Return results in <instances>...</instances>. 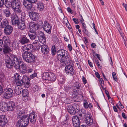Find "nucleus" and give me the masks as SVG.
<instances>
[{"mask_svg": "<svg viewBox=\"0 0 127 127\" xmlns=\"http://www.w3.org/2000/svg\"><path fill=\"white\" fill-rule=\"evenodd\" d=\"M6 116L2 115H0V126L2 127L4 126L7 123Z\"/></svg>", "mask_w": 127, "mask_h": 127, "instance_id": "obj_18", "label": "nucleus"}, {"mask_svg": "<svg viewBox=\"0 0 127 127\" xmlns=\"http://www.w3.org/2000/svg\"><path fill=\"white\" fill-rule=\"evenodd\" d=\"M22 5L20 1L19 0H16L12 2V8L16 14L21 13Z\"/></svg>", "mask_w": 127, "mask_h": 127, "instance_id": "obj_6", "label": "nucleus"}, {"mask_svg": "<svg viewBox=\"0 0 127 127\" xmlns=\"http://www.w3.org/2000/svg\"><path fill=\"white\" fill-rule=\"evenodd\" d=\"M37 0H24L23 4L26 8L30 10L32 8V3H34Z\"/></svg>", "mask_w": 127, "mask_h": 127, "instance_id": "obj_11", "label": "nucleus"}, {"mask_svg": "<svg viewBox=\"0 0 127 127\" xmlns=\"http://www.w3.org/2000/svg\"><path fill=\"white\" fill-rule=\"evenodd\" d=\"M86 118L85 121L86 124L89 126L92 125L93 122V120L90 116L89 115H88Z\"/></svg>", "mask_w": 127, "mask_h": 127, "instance_id": "obj_26", "label": "nucleus"}, {"mask_svg": "<svg viewBox=\"0 0 127 127\" xmlns=\"http://www.w3.org/2000/svg\"><path fill=\"white\" fill-rule=\"evenodd\" d=\"M105 93L107 95V96L108 97V99L109 98V97L110 98L109 95V92L105 90Z\"/></svg>", "mask_w": 127, "mask_h": 127, "instance_id": "obj_62", "label": "nucleus"}, {"mask_svg": "<svg viewBox=\"0 0 127 127\" xmlns=\"http://www.w3.org/2000/svg\"><path fill=\"white\" fill-rule=\"evenodd\" d=\"M12 51L10 48L9 45L6 43H4L2 46V48H0V53L7 55L12 52Z\"/></svg>", "mask_w": 127, "mask_h": 127, "instance_id": "obj_9", "label": "nucleus"}, {"mask_svg": "<svg viewBox=\"0 0 127 127\" xmlns=\"http://www.w3.org/2000/svg\"><path fill=\"white\" fill-rule=\"evenodd\" d=\"M82 80L83 84H86V83L87 82V81L86 80V79L85 78V77L83 76L82 77Z\"/></svg>", "mask_w": 127, "mask_h": 127, "instance_id": "obj_56", "label": "nucleus"}, {"mask_svg": "<svg viewBox=\"0 0 127 127\" xmlns=\"http://www.w3.org/2000/svg\"><path fill=\"white\" fill-rule=\"evenodd\" d=\"M113 78L116 82H117L118 79L117 77L116 76V73L115 72H113L112 74Z\"/></svg>", "mask_w": 127, "mask_h": 127, "instance_id": "obj_47", "label": "nucleus"}, {"mask_svg": "<svg viewBox=\"0 0 127 127\" xmlns=\"http://www.w3.org/2000/svg\"><path fill=\"white\" fill-rule=\"evenodd\" d=\"M72 20L76 24H78L79 23L78 20V19H77L76 18H73Z\"/></svg>", "mask_w": 127, "mask_h": 127, "instance_id": "obj_57", "label": "nucleus"}, {"mask_svg": "<svg viewBox=\"0 0 127 127\" xmlns=\"http://www.w3.org/2000/svg\"><path fill=\"white\" fill-rule=\"evenodd\" d=\"M25 21L20 20L17 25L18 29L22 30L25 29L26 28V26L25 24Z\"/></svg>", "mask_w": 127, "mask_h": 127, "instance_id": "obj_25", "label": "nucleus"}, {"mask_svg": "<svg viewBox=\"0 0 127 127\" xmlns=\"http://www.w3.org/2000/svg\"><path fill=\"white\" fill-rule=\"evenodd\" d=\"M69 64L66 65L65 67V70L67 74H70V75H73L74 74V70L73 68L74 65L73 62L70 63Z\"/></svg>", "mask_w": 127, "mask_h": 127, "instance_id": "obj_10", "label": "nucleus"}, {"mask_svg": "<svg viewBox=\"0 0 127 127\" xmlns=\"http://www.w3.org/2000/svg\"><path fill=\"white\" fill-rule=\"evenodd\" d=\"M7 103L5 102H1L0 103V109L2 111H4L6 108Z\"/></svg>", "mask_w": 127, "mask_h": 127, "instance_id": "obj_34", "label": "nucleus"}, {"mask_svg": "<svg viewBox=\"0 0 127 127\" xmlns=\"http://www.w3.org/2000/svg\"><path fill=\"white\" fill-rule=\"evenodd\" d=\"M13 28L12 26L9 25L4 28V33L6 35H10L12 32Z\"/></svg>", "mask_w": 127, "mask_h": 127, "instance_id": "obj_23", "label": "nucleus"}, {"mask_svg": "<svg viewBox=\"0 0 127 127\" xmlns=\"http://www.w3.org/2000/svg\"><path fill=\"white\" fill-rule=\"evenodd\" d=\"M32 89L33 91L35 92L38 91L39 90L38 86L35 84H34L32 85Z\"/></svg>", "mask_w": 127, "mask_h": 127, "instance_id": "obj_44", "label": "nucleus"}, {"mask_svg": "<svg viewBox=\"0 0 127 127\" xmlns=\"http://www.w3.org/2000/svg\"><path fill=\"white\" fill-rule=\"evenodd\" d=\"M91 46L92 47L94 48H96V45L94 43H92L91 45Z\"/></svg>", "mask_w": 127, "mask_h": 127, "instance_id": "obj_64", "label": "nucleus"}, {"mask_svg": "<svg viewBox=\"0 0 127 127\" xmlns=\"http://www.w3.org/2000/svg\"><path fill=\"white\" fill-rule=\"evenodd\" d=\"M63 22L64 23H65L66 27H67V22L68 23V21L67 19L64 18L63 20Z\"/></svg>", "mask_w": 127, "mask_h": 127, "instance_id": "obj_54", "label": "nucleus"}, {"mask_svg": "<svg viewBox=\"0 0 127 127\" xmlns=\"http://www.w3.org/2000/svg\"><path fill=\"white\" fill-rule=\"evenodd\" d=\"M80 86V84L78 82H77L74 84L73 86V92L74 93V95L75 96L78 95H80L81 94L79 90V87Z\"/></svg>", "mask_w": 127, "mask_h": 127, "instance_id": "obj_13", "label": "nucleus"}, {"mask_svg": "<svg viewBox=\"0 0 127 127\" xmlns=\"http://www.w3.org/2000/svg\"><path fill=\"white\" fill-rule=\"evenodd\" d=\"M22 91L23 96L28 95L29 93L28 90L27 89H25L23 90H22Z\"/></svg>", "mask_w": 127, "mask_h": 127, "instance_id": "obj_39", "label": "nucleus"}, {"mask_svg": "<svg viewBox=\"0 0 127 127\" xmlns=\"http://www.w3.org/2000/svg\"><path fill=\"white\" fill-rule=\"evenodd\" d=\"M19 60L16 56L13 54L10 55V58L8 55L6 56L4 59L6 67L10 69L12 68L14 64V67L16 65Z\"/></svg>", "mask_w": 127, "mask_h": 127, "instance_id": "obj_2", "label": "nucleus"}, {"mask_svg": "<svg viewBox=\"0 0 127 127\" xmlns=\"http://www.w3.org/2000/svg\"><path fill=\"white\" fill-rule=\"evenodd\" d=\"M4 91V96L6 98H10L13 95V92L12 89L6 88Z\"/></svg>", "mask_w": 127, "mask_h": 127, "instance_id": "obj_15", "label": "nucleus"}, {"mask_svg": "<svg viewBox=\"0 0 127 127\" xmlns=\"http://www.w3.org/2000/svg\"><path fill=\"white\" fill-rule=\"evenodd\" d=\"M16 107L15 103L13 101H10L7 103V109L8 111H13Z\"/></svg>", "mask_w": 127, "mask_h": 127, "instance_id": "obj_20", "label": "nucleus"}, {"mask_svg": "<svg viewBox=\"0 0 127 127\" xmlns=\"http://www.w3.org/2000/svg\"><path fill=\"white\" fill-rule=\"evenodd\" d=\"M61 63H63L65 65L68 63L73 62V61L71 59L70 56L68 53L66 55L62 58L60 61Z\"/></svg>", "mask_w": 127, "mask_h": 127, "instance_id": "obj_12", "label": "nucleus"}, {"mask_svg": "<svg viewBox=\"0 0 127 127\" xmlns=\"http://www.w3.org/2000/svg\"><path fill=\"white\" fill-rule=\"evenodd\" d=\"M38 39L41 43L43 44H45L46 42V40L45 38V37H44V38H38Z\"/></svg>", "mask_w": 127, "mask_h": 127, "instance_id": "obj_42", "label": "nucleus"}, {"mask_svg": "<svg viewBox=\"0 0 127 127\" xmlns=\"http://www.w3.org/2000/svg\"><path fill=\"white\" fill-rule=\"evenodd\" d=\"M3 12L4 14L6 17H8L10 16L11 13L9 9H5Z\"/></svg>", "mask_w": 127, "mask_h": 127, "instance_id": "obj_37", "label": "nucleus"}, {"mask_svg": "<svg viewBox=\"0 0 127 127\" xmlns=\"http://www.w3.org/2000/svg\"><path fill=\"white\" fill-rule=\"evenodd\" d=\"M11 0H5L4 4L5 6L7 8H10L12 7V2H11Z\"/></svg>", "mask_w": 127, "mask_h": 127, "instance_id": "obj_33", "label": "nucleus"}, {"mask_svg": "<svg viewBox=\"0 0 127 127\" xmlns=\"http://www.w3.org/2000/svg\"><path fill=\"white\" fill-rule=\"evenodd\" d=\"M68 112L71 115H75L76 112H80L79 105L77 104H74L73 105L68 106L67 108Z\"/></svg>", "mask_w": 127, "mask_h": 127, "instance_id": "obj_7", "label": "nucleus"}, {"mask_svg": "<svg viewBox=\"0 0 127 127\" xmlns=\"http://www.w3.org/2000/svg\"><path fill=\"white\" fill-rule=\"evenodd\" d=\"M37 7L39 11H42L44 8V4L41 1L38 2L37 3Z\"/></svg>", "mask_w": 127, "mask_h": 127, "instance_id": "obj_28", "label": "nucleus"}, {"mask_svg": "<svg viewBox=\"0 0 127 127\" xmlns=\"http://www.w3.org/2000/svg\"><path fill=\"white\" fill-rule=\"evenodd\" d=\"M37 115H36L34 112H32V113L29 114V116H28L29 120L30 119V121L32 123H34L35 122L36 120V118Z\"/></svg>", "mask_w": 127, "mask_h": 127, "instance_id": "obj_24", "label": "nucleus"}, {"mask_svg": "<svg viewBox=\"0 0 127 127\" xmlns=\"http://www.w3.org/2000/svg\"><path fill=\"white\" fill-rule=\"evenodd\" d=\"M25 14L24 13H23L21 14V20L23 21V20L25 21L26 20V19L25 18Z\"/></svg>", "mask_w": 127, "mask_h": 127, "instance_id": "obj_46", "label": "nucleus"}, {"mask_svg": "<svg viewBox=\"0 0 127 127\" xmlns=\"http://www.w3.org/2000/svg\"><path fill=\"white\" fill-rule=\"evenodd\" d=\"M44 37H45L44 34L42 32L41 34L40 35H39V36H38V38H44Z\"/></svg>", "mask_w": 127, "mask_h": 127, "instance_id": "obj_52", "label": "nucleus"}, {"mask_svg": "<svg viewBox=\"0 0 127 127\" xmlns=\"http://www.w3.org/2000/svg\"><path fill=\"white\" fill-rule=\"evenodd\" d=\"M53 40L55 43H57L59 42V39L58 37L54 35L53 36Z\"/></svg>", "mask_w": 127, "mask_h": 127, "instance_id": "obj_43", "label": "nucleus"}, {"mask_svg": "<svg viewBox=\"0 0 127 127\" xmlns=\"http://www.w3.org/2000/svg\"><path fill=\"white\" fill-rule=\"evenodd\" d=\"M9 23L7 20L5 19H3V20L1 22V26L2 28H5L8 26L9 25Z\"/></svg>", "mask_w": 127, "mask_h": 127, "instance_id": "obj_29", "label": "nucleus"}, {"mask_svg": "<svg viewBox=\"0 0 127 127\" xmlns=\"http://www.w3.org/2000/svg\"><path fill=\"white\" fill-rule=\"evenodd\" d=\"M28 35L30 39L33 40L36 38V34L35 32H30L28 33Z\"/></svg>", "mask_w": 127, "mask_h": 127, "instance_id": "obj_32", "label": "nucleus"}, {"mask_svg": "<svg viewBox=\"0 0 127 127\" xmlns=\"http://www.w3.org/2000/svg\"><path fill=\"white\" fill-rule=\"evenodd\" d=\"M116 25L117 28L119 31L121 30V29L120 25L119 24L117 23L116 24Z\"/></svg>", "mask_w": 127, "mask_h": 127, "instance_id": "obj_51", "label": "nucleus"}, {"mask_svg": "<svg viewBox=\"0 0 127 127\" xmlns=\"http://www.w3.org/2000/svg\"><path fill=\"white\" fill-rule=\"evenodd\" d=\"M68 47L70 51H71L72 50V47L71 45L70 44H68Z\"/></svg>", "mask_w": 127, "mask_h": 127, "instance_id": "obj_63", "label": "nucleus"}, {"mask_svg": "<svg viewBox=\"0 0 127 127\" xmlns=\"http://www.w3.org/2000/svg\"><path fill=\"white\" fill-rule=\"evenodd\" d=\"M67 11L69 13H70L72 14L73 13L72 10L71 9L70 7H68L67 8Z\"/></svg>", "mask_w": 127, "mask_h": 127, "instance_id": "obj_58", "label": "nucleus"}, {"mask_svg": "<svg viewBox=\"0 0 127 127\" xmlns=\"http://www.w3.org/2000/svg\"><path fill=\"white\" fill-rule=\"evenodd\" d=\"M22 90V89L20 87V88L17 86L15 87V92L16 94L17 95L20 94L21 93V92Z\"/></svg>", "mask_w": 127, "mask_h": 127, "instance_id": "obj_35", "label": "nucleus"}, {"mask_svg": "<svg viewBox=\"0 0 127 127\" xmlns=\"http://www.w3.org/2000/svg\"><path fill=\"white\" fill-rule=\"evenodd\" d=\"M42 26L45 31L49 34L51 33L52 26L46 21H44V24Z\"/></svg>", "mask_w": 127, "mask_h": 127, "instance_id": "obj_14", "label": "nucleus"}, {"mask_svg": "<svg viewBox=\"0 0 127 127\" xmlns=\"http://www.w3.org/2000/svg\"><path fill=\"white\" fill-rule=\"evenodd\" d=\"M41 45L39 43H38L37 44L34 45L33 46L35 47V49L38 50L40 49Z\"/></svg>", "mask_w": 127, "mask_h": 127, "instance_id": "obj_48", "label": "nucleus"}, {"mask_svg": "<svg viewBox=\"0 0 127 127\" xmlns=\"http://www.w3.org/2000/svg\"><path fill=\"white\" fill-rule=\"evenodd\" d=\"M122 116L125 119H127V116L126 115L125 113L124 112L122 113Z\"/></svg>", "mask_w": 127, "mask_h": 127, "instance_id": "obj_55", "label": "nucleus"}, {"mask_svg": "<svg viewBox=\"0 0 127 127\" xmlns=\"http://www.w3.org/2000/svg\"><path fill=\"white\" fill-rule=\"evenodd\" d=\"M28 95L23 96V100L25 101H26L27 100H28Z\"/></svg>", "mask_w": 127, "mask_h": 127, "instance_id": "obj_59", "label": "nucleus"}, {"mask_svg": "<svg viewBox=\"0 0 127 127\" xmlns=\"http://www.w3.org/2000/svg\"><path fill=\"white\" fill-rule=\"evenodd\" d=\"M36 25L34 22L30 23L29 25L30 32H35Z\"/></svg>", "mask_w": 127, "mask_h": 127, "instance_id": "obj_27", "label": "nucleus"}, {"mask_svg": "<svg viewBox=\"0 0 127 127\" xmlns=\"http://www.w3.org/2000/svg\"><path fill=\"white\" fill-rule=\"evenodd\" d=\"M89 103L86 100L84 101V106L85 108H87L89 107Z\"/></svg>", "mask_w": 127, "mask_h": 127, "instance_id": "obj_45", "label": "nucleus"}, {"mask_svg": "<svg viewBox=\"0 0 127 127\" xmlns=\"http://www.w3.org/2000/svg\"><path fill=\"white\" fill-rule=\"evenodd\" d=\"M37 76V74L36 73H34L33 74L31 75L30 76V78L31 79H32L34 77H36Z\"/></svg>", "mask_w": 127, "mask_h": 127, "instance_id": "obj_50", "label": "nucleus"}, {"mask_svg": "<svg viewBox=\"0 0 127 127\" xmlns=\"http://www.w3.org/2000/svg\"><path fill=\"white\" fill-rule=\"evenodd\" d=\"M25 76L21 77L19 74L16 73L14 75V78L15 79L16 84L17 86H22L23 84L24 83V78L25 79Z\"/></svg>", "mask_w": 127, "mask_h": 127, "instance_id": "obj_8", "label": "nucleus"}, {"mask_svg": "<svg viewBox=\"0 0 127 127\" xmlns=\"http://www.w3.org/2000/svg\"><path fill=\"white\" fill-rule=\"evenodd\" d=\"M41 51L42 54L46 55L48 54L50 51L49 48L47 45L43 44L41 46Z\"/></svg>", "mask_w": 127, "mask_h": 127, "instance_id": "obj_17", "label": "nucleus"}, {"mask_svg": "<svg viewBox=\"0 0 127 127\" xmlns=\"http://www.w3.org/2000/svg\"><path fill=\"white\" fill-rule=\"evenodd\" d=\"M25 113V109L23 108V109H21L19 110H17L16 111L17 116L18 118H20L22 114H24Z\"/></svg>", "mask_w": 127, "mask_h": 127, "instance_id": "obj_31", "label": "nucleus"}, {"mask_svg": "<svg viewBox=\"0 0 127 127\" xmlns=\"http://www.w3.org/2000/svg\"><path fill=\"white\" fill-rule=\"evenodd\" d=\"M29 15L33 21H36L39 19V14L34 12H32L29 13Z\"/></svg>", "mask_w": 127, "mask_h": 127, "instance_id": "obj_22", "label": "nucleus"}, {"mask_svg": "<svg viewBox=\"0 0 127 127\" xmlns=\"http://www.w3.org/2000/svg\"><path fill=\"white\" fill-rule=\"evenodd\" d=\"M99 79V81L100 82V83L101 85V86L102 87H103V86L102 85V84H104V82L103 80V79L101 78H100Z\"/></svg>", "mask_w": 127, "mask_h": 127, "instance_id": "obj_49", "label": "nucleus"}, {"mask_svg": "<svg viewBox=\"0 0 127 127\" xmlns=\"http://www.w3.org/2000/svg\"><path fill=\"white\" fill-rule=\"evenodd\" d=\"M88 116V115L86 113H83L81 114L80 113H78V118L80 119L81 120H83L86 117V116Z\"/></svg>", "mask_w": 127, "mask_h": 127, "instance_id": "obj_36", "label": "nucleus"}, {"mask_svg": "<svg viewBox=\"0 0 127 127\" xmlns=\"http://www.w3.org/2000/svg\"><path fill=\"white\" fill-rule=\"evenodd\" d=\"M14 67L16 69H18L20 72L23 74H24L27 72L26 65L20 59H19L16 65L14 66Z\"/></svg>", "mask_w": 127, "mask_h": 127, "instance_id": "obj_4", "label": "nucleus"}, {"mask_svg": "<svg viewBox=\"0 0 127 127\" xmlns=\"http://www.w3.org/2000/svg\"><path fill=\"white\" fill-rule=\"evenodd\" d=\"M5 0H0V7L2 6L4 4Z\"/></svg>", "mask_w": 127, "mask_h": 127, "instance_id": "obj_53", "label": "nucleus"}, {"mask_svg": "<svg viewBox=\"0 0 127 127\" xmlns=\"http://www.w3.org/2000/svg\"><path fill=\"white\" fill-rule=\"evenodd\" d=\"M29 123L28 116L23 115L21 119L18 120L17 122V127H25L27 126Z\"/></svg>", "mask_w": 127, "mask_h": 127, "instance_id": "obj_3", "label": "nucleus"}, {"mask_svg": "<svg viewBox=\"0 0 127 127\" xmlns=\"http://www.w3.org/2000/svg\"><path fill=\"white\" fill-rule=\"evenodd\" d=\"M15 16L14 14H12L11 15V22L12 25H17L19 21V18L17 15Z\"/></svg>", "mask_w": 127, "mask_h": 127, "instance_id": "obj_21", "label": "nucleus"}, {"mask_svg": "<svg viewBox=\"0 0 127 127\" xmlns=\"http://www.w3.org/2000/svg\"><path fill=\"white\" fill-rule=\"evenodd\" d=\"M42 77L44 80L50 81L52 82L56 80V76L55 74L51 72L44 73Z\"/></svg>", "mask_w": 127, "mask_h": 127, "instance_id": "obj_5", "label": "nucleus"}, {"mask_svg": "<svg viewBox=\"0 0 127 127\" xmlns=\"http://www.w3.org/2000/svg\"><path fill=\"white\" fill-rule=\"evenodd\" d=\"M12 47L13 49H15L18 46V43L16 40H15L12 42Z\"/></svg>", "mask_w": 127, "mask_h": 127, "instance_id": "obj_38", "label": "nucleus"}, {"mask_svg": "<svg viewBox=\"0 0 127 127\" xmlns=\"http://www.w3.org/2000/svg\"><path fill=\"white\" fill-rule=\"evenodd\" d=\"M72 120L74 126L75 127H79L80 124V121L78 117L76 116H73L72 118Z\"/></svg>", "mask_w": 127, "mask_h": 127, "instance_id": "obj_16", "label": "nucleus"}, {"mask_svg": "<svg viewBox=\"0 0 127 127\" xmlns=\"http://www.w3.org/2000/svg\"><path fill=\"white\" fill-rule=\"evenodd\" d=\"M82 31L83 32L86 34L87 36L90 37V33L88 32L86 29H84Z\"/></svg>", "mask_w": 127, "mask_h": 127, "instance_id": "obj_41", "label": "nucleus"}, {"mask_svg": "<svg viewBox=\"0 0 127 127\" xmlns=\"http://www.w3.org/2000/svg\"><path fill=\"white\" fill-rule=\"evenodd\" d=\"M35 40L33 42V46L34 45L39 43L38 41L37 40Z\"/></svg>", "mask_w": 127, "mask_h": 127, "instance_id": "obj_60", "label": "nucleus"}, {"mask_svg": "<svg viewBox=\"0 0 127 127\" xmlns=\"http://www.w3.org/2000/svg\"><path fill=\"white\" fill-rule=\"evenodd\" d=\"M95 75H96V77L98 79H99L100 78V76L98 72H95Z\"/></svg>", "mask_w": 127, "mask_h": 127, "instance_id": "obj_61", "label": "nucleus"}, {"mask_svg": "<svg viewBox=\"0 0 127 127\" xmlns=\"http://www.w3.org/2000/svg\"><path fill=\"white\" fill-rule=\"evenodd\" d=\"M32 48L33 45L31 44H28L24 46L22 49L23 51H24L22 55L23 60L30 64L33 63L35 60V56L32 52L27 51L30 50Z\"/></svg>", "mask_w": 127, "mask_h": 127, "instance_id": "obj_1", "label": "nucleus"}, {"mask_svg": "<svg viewBox=\"0 0 127 127\" xmlns=\"http://www.w3.org/2000/svg\"><path fill=\"white\" fill-rule=\"evenodd\" d=\"M68 52L66 50L63 49H60L58 50L57 53L58 58L59 60L60 58H62L65 55H66Z\"/></svg>", "mask_w": 127, "mask_h": 127, "instance_id": "obj_19", "label": "nucleus"}, {"mask_svg": "<svg viewBox=\"0 0 127 127\" xmlns=\"http://www.w3.org/2000/svg\"><path fill=\"white\" fill-rule=\"evenodd\" d=\"M30 41L29 40L26 36L23 37L20 40V43L22 45L28 43Z\"/></svg>", "mask_w": 127, "mask_h": 127, "instance_id": "obj_30", "label": "nucleus"}, {"mask_svg": "<svg viewBox=\"0 0 127 127\" xmlns=\"http://www.w3.org/2000/svg\"><path fill=\"white\" fill-rule=\"evenodd\" d=\"M52 54V55H54L56 52V48L54 45H53L51 48Z\"/></svg>", "mask_w": 127, "mask_h": 127, "instance_id": "obj_40", "label": "nucleus"}]
</instances>
